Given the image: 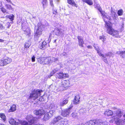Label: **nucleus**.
Instances as JSON below:
<instances>
[{
	"instance_id": "19",
	"label": "nucleus",
	"mask_w": 125,
	"mask_h": 125,
	"mask_svg": "<svg viewBox=\"0 0 125 125\" xmlns=\"http://www.w3.org/2000/svg\"><path fill=\"white\" fill-rule=\"evenodd\" d=\"M80 97L79 95H77L75 96L73 100V103L75 104H79L80 102Z\"/></svg>"
},
{
	"instance_id": "40",
	"label": "nucleus",
	"mask_w": 125,
	"mask_h": 125,
	"mask_svg": "<svg viewBox=\"0 0 125 125\" xmlns=\"http://www.w3.org/2000/svg\"><path fill=\"white\" fill-rule=\"evenodd\" d=\"M50 1V4L51 5L52 7H54L52 0H49Z\"/></svg>"
},
{
	"instance_id": "43",
	"label": "nucleus",
	"mask_w": 125,
	"mask_h": 125,
	"mask_svg": "<svg viewBox=\"0 0 125 125\" xmlns=\"http://www.w3.org/2000/svg\"><path fill=\"white\" fill-rule=\"evenodd\" d=\"M52 13L53 14H54L55 15H56L57 13V10H52Z\"/></svg>"
},
{
	"instance_id": "44",
	"label": "nucleus",
	"mask_w": 125,
	"mask_h": 125,
	"mask_svg": "<svg viewBox=\"0 0 125 125\" xmlns=\"http://www.w3.org/2000/svg\"><path fill=\"white\" fill-rule=\"evenodd\" d=\"M96 8L100 12H101L102 11V9L100 7H96Z\"/></svg>"
},
{
	"instance_id": "34",
	"label": "nucleus",
	"mask_w": 125,
	"mask_h": 125,
	"mask_svg": "<svg viewBox=\"0 0 125 125\" xmlns=\"http://www.w3.org/2000/svg\"><path fill=\"white\" fill-rule=\"evenodd\" d=\"M30 44L29 42L25 43L24 45V48L26 49L28 48L30 46Z\"/></svg>"
},
{
	"instance_id": "57",
	"label": "nucleus",
	"mask_w": 125,
	"mask_h": 125,
	"mask_svg": "<svg viewBox=\"0 0 125 125\" xmlns=\"http://www.w3.org/2000/svg\"><path fill=\"white\" fill-rule=\"evenodd\" d=\"M123 117L125 118V114L123 115Z\"/></svg>"
},
{
	"instance_id": "53",
	"label": "nucleus",
	"mask_w": 125,
	"mask_h": 125,
	"mask_svg": "<svg viewBox=\"0 0 125 125\" xmlns=\"http://www.w3.org/2000/svg\"><path fill=\"white\" fill-rule=\"evenodd\" d=\"M1 64L2 63H1L0 61V66H3Z\"/></svg>"
},
{
	"instance_id": "21",
	"label": "nucleus",
	"mask_w": 125,
	"mask_h": 125,
	"mask_svg": "<svg viewBox=\"0 0 125 125\" xmlns=\"http://www.w3.org/2000/svg\"><path fill=\"white\" fill-rule=\"evenodd\" d=\"M67 3L69 4L76 8L78 6L73 0H67Z\"/></svg>"
},
{
	"instance_id": "51",
	"label": "nucleus",
	"mask_w": 125,
	"mask_h": 125,
	"mask_svg": "<svg viewBox=\"0 0 125 125\" xmlns=\"http://www.w3.org/2000/svg\"><path fill=\"white\" fill-rule=\"evenodd\" d=\"M99 38L100 39H104V37L103 36H100L99 37Z\"/></svg>"
},
{
	"instance_id": "39",
	"label": "nucleus",
	"mask_w": 125,
	"mask_h": 125,
	"mask_svg": "<svg viewBox=\"0 0 125 125\" xmlns=\"http://www.w3.org/2000/svg\"><path fill=\"white\" fill-rule=\"evenodd\" d=\"M24 31L25 32V33L27 35L30 34L31 33L30 30H29L28 31L25 30Z\"/></svg>"
},
{
	"instance_id": "22",
	"label": "nucleus",
	"mask_w": 125,
	"mask_h": 125,
	"mask_svg": "<svg viewBox=\"0 0 125 125\" xmlns=\"http://www.w3.org/2000/svg\"><path fill=\"white\" fill-rule=\"evenodd\" d=\"M16 109V106L14 104L11 105L10 108L9 110V112H12L15 111Z\"/></svg>"
},
{
	"instance_id": "29",
	"label": "nucleus",
	"mask_w": 125,
	"mask_h": 125,
	"mask_svg": "<svg viewBox=\"0 0 125 125\" xmlns=\"http://www.w3.org/2000/svg\"><path fill=\"white\" fill-rule=\"evenodd\" d=\"M0 9L1 10V11L3 13H9L8 12H7V10L6 9L4 8L3 6H0Z\"/></svg>"
},
{
	"instance_id": "54",
	"label": "nucleus",
	"mask_w": 125,
	"mask_h": 125,
	"mask_svg": "<svg viewBox=\"0 0 125 125\" xmlns=\"http://www.w3.org/2000/svg\"><path fill=\"white\" fill-rule=\"evenodd\" d=\"M102 123H104V124H103V125H107V124H106V122H102Z\"/></svg>"
},
{
	"instance_id": "13",
	"label": "nucleus",
	"mask_w": 125,
	"mask_h": 125,
	"mask_svg": "<svg viewBox=\"0 0 125 125\" xmlns=\"http://www.w3.org/2000/svg\"><path fill=\"white\" fill-rule=\"evenodd\" d=\"M33 113L37 115L42 116L45 115V111L42 109L35 110L33 111Z\"/></svg>"
},
{
	"instance_id": "20",
	"label": "nucleus",
	"mask_w": 125,
	"mask_h": 125,
	"mask_svg": "<svg viewBox=\"0 0 125 125\" xmlns=\"http://www.w3.org/2000/svg\"><path fill=\"white\" fill-rule=\"evenodd\" d=\"M54 31L55 35L57 36H60L61 35H63V33L61 29L57 28V29H56Z\"/></svg>"
},
{
	"instance_id": "55",
	"label": "nucleus",
	"mask_w": 125,
	"mask_h": 125,
	"mask_svg": "<svg viewBox=\"0 0 125 125\" xmlns=\"http://www.w3.org/2000/svg\"><path fill=\"white\" fill-rule=\"evenodd\" d=\"M81 125H85L83 123H82L81 124Z\"/></svg>"
},
{
	"instance_id": "48",
	"label": "nucleus",
	"mask_w": 125,
	"mask_h": 125,
	"mask_svg": "<svg viewBox=\"0 0 125 125\" xmlns=\"http://www.w3.org/2000/svg\"><path fill=\"white\" fill-rule=\"evenodd\" d=\"M87 47L89 49H91L92 47L91 45H88L87 46Z\"/></svg>"
},
{
	"instance_id": "36",
	"label": "nucleus",
	"mask_w": 125,
	"mask_h": 125,
	"mask_svg": "<svg viewBox=\"0 0 125 125\" xmlns=\"http://www.w3.org/2000/svg\"><path fill=\"white\" fill-rule=\"evenodd\" d=\"M123 11L122 9H120L118 11L117 14L118 16L122 15L123 13Z\"/></svg>"
},
{
	"instance_id": "26",
	"label": "nucleus",
	"mask_w": 125,
	"mask_h": 125,
	"mask_svg": "<svg viewBox=\"0 0 125 125\" xmlns=\"http://www.w3.org/2000/svg\"><path fill=\"white\" fill-rule=\"evenodd\" d=\"M83 2L89 5L93 4V3L92 0H82Z\"/></svg>"
},
{
	"instance_id": "31",
	"label": "nucleus",
	"mask_w": 125,
	"mask_h": 125,
	"mask_svg": "<svg viewBox=\"0 0 125 125\" xmlns=\"http://www.w3.org/2000/svg\"><path fill=\"white\" fill-rule=\"evenodd\" d=\"M95 120H90L88 122V125H95Z\"/></svg>"
},
{
	"instance_id": "25",
	"label": "nucleus",
	"mask_w": 125,
	"mask_h": 125,
	"mask_svg": "<svg viewBox=\"0 0 125 125\" xmlns=\"http://www.w3.org/2000/svg\"><path fill=\"white\" fill-rule=\"evenodd\" d=\"M95 124L96 125H103L104 124V123H102V120L100 119H96L95 120Z\"/></svg>"
},
{
	"instance_id": "37",
	"label": "nucleus",
	"mask_w": 125,
	"mask_h": 125,
	"mask_svg": "<svg viewBox=\"0 0 125 125\" xmlns=\"http://www.w3.org/2000/svg\"><path fill=\"white\" fill-rule=\"evenodd\" d=\"M119 54L121 56H122L123 58H124V57L123 56V55L125 54V51H119Z\"/></svg>"
},
{
	"instance_id": "30",
	"label": "nucleus",
	"mask_w": 125,
	"mask_h": 125,
	"mask_svg": "<svg viewBox=\"0 0 125 125\" xmlns=\"http://www.w3.org/2000/svg\"><path fill=\"white\" fill-rule=\"evenodd\" d=\"M101 14H102V17L104 19V18H108L107 17L106 15L105 14L106 13L104 11H102L101 12H100Z\"/></svg>"
},
{
	"instance_id": "17",
	"label": "nucleus",
	"mask_w": 125,
	"mask_h": 125,
	"mask_svg": "<svg viewBox=\"0 0 125 125\" xmlns=\"http://www.w3.org/2000/svg\"><path fill=\"white\" fill-rule=\"evenodd\" d=\"M112 53L111 52H109L108 53H106L105 55L102 54H101V56H102V59L103 61L105 62L106 63H107L108 62V61L107 60V58H106V56H111V54Z\"/></svg>"
},
{
	"instance_id": "8",
	"label": "nucleus",
	"mask_w": 125,
	"mask_h": 125,
	"mask_svg": "<svg viewBox=\"0 0 125 125\" xmlns=\"http://www.w3.org/2000/svg\"><path fill=\"white\" fill-rule=\"evenodd\" d=\"M111 19L109 17L108 18H104V20L105 23V27L107 28V32L112 29V24L111 22L109 21Z\"/></svg>"
},
{
	"instance_id": "23",
	"label": "nucleus",
	"mask_w": 125,
	"mask_h": 125,
	"mask_svg": "<svg viewBox=\"0 0 125 125\" xmlns=\"http://www.w3.org/2000/svg\"><path fill=\"white\" fill-rule=\"evenodd\" d=\"M0 117L2 121L4 122H5L6 120V117L4 114L3 113H0Z\"/></svg>"
},
{
	"instance_id": "11",
	"label": "nucleus",
	"mask_w": 125,
	"mask_h": 125,
	"mask_svg": "<svg viewBox=\"0 0 125 125\" xmlns=\"http://www.w3.org/2000/svg\"><path fill=\"white\" fill-rule=\"evenodd\" d=\"M108 34L115 37H118L119 36V32L117 30H115L112 28L107 32Z\"/></svg>"
},
{
	"instance_id": "5",
	"label": "nucleus",
	"mask_w": 125,
	"mask_h": 125,
	"mask_svg": "<svg viewBox=\"0 0 125 125\" xmlns=\"http://www.w3.org/2000/svg\"><path fill=\"white\" fill-rule=\"evenodd\" d=\"M26 119L28 121H23L21 122V125H32L36 123L37 121L36 117L31 115L27 116Z\"/></svg>"
},
{
	"instance_id": "35",
	"label": "nucleus",
	"mask_w": 125,
	"mask_h": 125,
	"mask_svg": "<svg viewBox=\"0 0 125 125\" xmlns=\"http://www.w3.org/2000/svg\"><path fill=\"white\" fill-rule=\"evenodd\" d=\"M6 17L7 18L8 17L9 18V19H10L11 21H12L14 20V15L13 14H12V15L11 16H6Z\"/></svg>"
},
{
	"instance_id": "27",
	"label": "nucleus",
	"mask_w": 125,
	"mask_h": 125,
	"mask_svg": "<svg viewBox=\"0 0 125 125\" xmlns=\"http://www.w3.org/2000/svg\"><path fill=\"white\" fill-rule=\"evenodd\" d=\"M68 100L65 99L62 102L60 103V106H62L66 104L68 102Z\"/></svg>"
},
{
	"instance_id": "46",
	"label": "nucleus",
	"mask_w": 125,
	"mask_h": 125,
	"mask_svg": "<svg viewBox=\"0 0 125 125\" xmlns=\"http://www.w3.org/2000/svg\"><path fill=\"white\" fill-rule=\"evenodd\" d=\"M94 48L96 50L97 52H98V51L100 49H99L98 48H97L96 47H94Z\"/></svg>"
},
{
	"instance_id": "1",
	"label": "nucleus",
	"mask_w": 125,
	"mask_h": 125,
	"mask_svg": "<svg viewBox=\"0 0 125 125\" xmlns=\"http://www.w3.org/2000/svg\"><path fill=\"white\" fill-rule=\"evenodd\" d=\"M69 120L64 119L61 115L55 117L51 122V125H66L68 124Z\"/></svg>"
},
{
	"instance_id": "42",
	"label": "nucleus",
	"mask_w": 125,
	"mask_h": 125,
	"mask_svg": "<svg viewBox=\"0 0 125 125\" xmlns=\"http://www.w3.org/2000/svg\"><path fill=\"white\" fill-rule=\"evenodd\" d=\"M71 115L73 117H75L76 116V114L75 113H73L71 114Z\"/></svg>"
},
{
	"instance_id": "32",
	"label": "nucleus",
	"mask_w": 125,
	"mask_h": 125,
	"mask_svg": "<svg viewBox=\"0 0 125 125\" xmlns=\"http://www.w3.org/2000/svg\"><path fill=\"white\" fill-rule=\"evenodd\" d=\"M5 6L6 7L7 9L8 10H13V8L10 5L6 4L5 5Z\"/></svg>"
},
{
	"instance_id": "9",
	"label": "nucleus",
	"mask_w": 125,
	"mask_h": 125,
	"mask_svg": "<svg viewBox=\"0 0 125 125\" xmlns=\"http://www.w3.org/2000/svg\"><path fill=\"white\" fill-rule=\"evenodd\" d=\"M56 78L59 79H62L68 78L69 76L68 74L64 73L62 72L56 73L55 75Z\"/></svg>"
},
{
	"instance_id": "3",
	"label": "nucleus",
	"mask_w": 125,
	"mask_h": 125,
	"mask_svg": "<svg viewBox=\"0 0 125 125\" xmlns=\"http://www.w3.org/2000/svg\"><path fill=\"white\" fill-rule=\"evenodd\" d=\"M114 110H116L114 112V114L113 118L115 120H116L115 122L117 125H119L122 123V120L120 119L122 115V112L121 110L119 109H117L115 107L113 108Z\"/></svg>"
},
{
	"instance_id": "15",
	"label": "nucleus",
	"mask_w": 125,
	"mask_h": 125,
	"mask_svg": "<svg viewBox=\"0 0 125 125\" xmlns=\"http://www.w3.org/2000/svg\"><path fill=\"white\" fill-rule=\"evenodd\" d=\"M77 38L78 39L79 45L81 47H83L84 43L83 38L82 36H77Z\"/></svg>"
},
{
	"instance_id": "6",
	"label": "nucleus",
	"mask_w": 125,
	"mask_h": 125,
	"mask_svg": "<svg viewBox=\"0 0 125 125\" xmlns=\"http://www.w3.org/2000/svg\"><path fill=\"white\" fill-rule=\"evenodd\" d=\"M44 26L42 23H39L38 24V27L34 34L35 37H39L42 34L43 29L44 28Z\"/></svg>"
},
{
	"instance_id": "10",
	"label": "nucleus",
	"mask_w": 125,
	"mask_h": 125,
	"mask_svg": "<svg viewBox=\"0 0 125 125\" xmlns=\"http://www.w3.org/2000/svg\"><path fill=\"white\" fill-rule=\"evenodd\" d=\"M0 61L2 63L1 65L3 66L11 62L12 60L9 57H7L6 58H2Z\"/></svg>"
},
{
	"instance_id": "41",
	"label": "nucleus",
	"mask_w": 125,
	"mask_h": 125,
	"mask_svg": "<svg viewBox=\"0 0 125 125\" xmlns=\"http://www.w3.org/2000/svg\"><path fill=\"white\" fill-rule=\"evenodd\" d=\"M31 61L32 62H34L35 61V57L34 55H33L32 56L31 58Z\"/></svg>"
},
{
	"instance_id": "7",
	"label": "nucleus",
	"mask_w": 125,
	"mask_h": 125,
	"mask_svg": "<svg viewBox=\"0 0 125 125\" xmlns=\"http://www.w3.org/2000/svg\"><path fill=\"white\" fill-rule=\"evenodd\" d=\"M50 36H49L48 39L47 41V42H46L45 40H44L39 45V47L40 49L44 50L47 47L50 46L49 43L51 41V39H49Z\"/></svg>"
},
{
	"instance_id": "45",
	"label": "nucleus",
	"mask_w": 125,
	"mask_h": 125,
	"mask_svg": "<svg viewBox=\"0 0 125 125\" xmlns=\"http://www.w3.org/2000/svg\"><path fill=\"white\" fill-rule=\"evenodd\" d=\"M4 27L3 26V25L1 24H0V28L1 29H4Z\"/></svg>"
},
{
	"instance_id": "24",
	"label": "nucleus",
	"mask_w": 125,
	"mask_h": 125,
	"mask_svg": "<svg viewBox=\"0 0 125 125\" xmlns=\"http://www.w3.org/2000/svg\"><path fill=\"white\" fill-rule=\"evenodd\" d=\"M9 122L12 125H18L19 123L16 122L15 120L13 118L10 119Z\"/></svg>"
},
{
	"instance_id": "38",
	"label": "nucleus",
	"mask_w": 125,
	"mask_h": 125,
	"mask_svg": "<svg viewBox=\"0 0 125 125\" xmlns=\"http://www.w3.org/2000/svg\"><path fill=\"white\" fill-rule=\"evenodd\" d=\"M5 26L7 28V29L9 28L10 27V23L9 22H8L6 23L5 24Z\"/></svg>"
},
{
	"instance_id": "56",
	"label": "nucleus",
	"mask_w": 125,
	"mask_h": 125,
	"mask_svg": "<svg viewBox=\"0 0 125 125\" xmlns=\"http://www.w3.org/2000/svg\"><path fill=\"white\" fill-rule=\"evenodd\" d=\"M56 42V40H54V42Z\"/></svg>"
},
{
	"instance_id": "47",
	"label": "nucleus",
	"mask_w": 125,
	"mask_h": 125,
	"mask_svg": "<svg viewBox=\"0 0 125 125\" xmlns=\"http://www.w3.org/2000/svg\"><path fill=\"white\" fill-rule=\"evenodd\" d=\"M97 53L100 56H101V54H103L101 53V51H99V50L98 51V52H97Z\"/></svg>"
},
{
	"instance_id": "2",
	"label": "nucleus",
	"mask_w": 125,
	"mask_h": 125,
	"mask_svg": "<svg viewBox=\"0 0 125 125\" xmlns=\"http://www.w3.org/2000/svg\"><path fill=\"white\" fill-rule=\"evenodd\" d=\"M38 62L40 64H49L56 61V58L51 57H41L37 58Z\"/></svg>"
},
{
	"instance_id": "16",
	"label": "nucleus",
	"mask_w": 125,
	"mask_h": 125,
	"mask_svg": "<svg viewBox=\"0 0 125 125\" xmlns=\"http://www.w3.org/2000/svg\"><path fill=\"white\" fill-rule=\"evenodd\" d=\"M53 113L52 110H50L49 112L45 114L44 115L43 119L45 120H47L49 119L52 116Z\"/></svg>"
},
{
	"instance_id": "18",
	"label": "nucleus",
	"mask_w": 125,
	"mask_h": 125,
	"mask_svg": "<svg viewBox=\"0 0 125 125\" xmlns=\"http://www.w3.org/2000/svg\"><path fill=\"white\" fill-rule=\"evenodd\" d=\"M104 115L106 116H112L113 114V112L112 110L109 109H106L104 113Z\"/></svg>"
},
{
	"instance_id": "33",
	"label": "nucleus",
	"mask_w": 125,
	"mask_h": 125,
	"mask_svg": "<svg viewBox=\"0 0 125 125\" xmlns=\"http://www.w3.org/2000/svg\"><path fill=\"white\" fill-rule=\"evenodd\" d=\"M57 72V70L55 69H53L50 73V76H53L54 74Z\"/></svg>"
},
{
	"instance_id": "28",
	"label": "nucleus",
	"mask_w": 125,
	"mask_h": 125,
	"mask_svg": "<svg viewBox=\"0 0 125 125\" xmlns=\"http://www.w3.org/2000/svg\"><path fill=\"white\" fill-rule=\"evenodd\" d=\"M47 0H42V3L44 9L45 8V6L48 4Z\"/></svg>"
},
{
	"instance_id": "12",
	"label": "nucleus",
	"mask_w": 125,
	"mask_h": 125,
	"mask_svg": "<svg viewBox=\"0 0 125 125\" xmlns=\"http://www.w3.org/2000/svg\"><path fill=\"white\" fill-rule=\"evenodd\" d=\"M73 107V105H70V107L68 109H66L62 111L61 113V115L63 117H68L69 115V114L70 113V109Z\"/></svg>"
},
{
	"instance_id": "14",
	"label": "nucleus",
	"mask_w": 125,
	"mask_h": 125,
	"mask_svg": "<svg viewBox=\"0 0 125 125\" xmlns=\"http://www.w3.org/2000/svg\"><path fill=\"white\" fill-rule=\"evenodd\" d=\"M62 86L64 89L66 90L69 87V81L68 80H64L62 82Z\"/></svg>"
},
{
	"instance_id": "49",
	"label": "nucleus",
	"mask_w": 125,
	"mask_h": 125,
	"mask_svg": "<svg viewBox=\"0 0 125 125\" xmlns=\"http://www.w3.org/2000/svg\"><path fill=\"white\" fill-rule=\"evenodd\" d=\"M111 13L115 15V13L113 10H112L111 11Z\"/></svg>"
},
{
	"instance_id": "4",
	"label": "nucleus",
	"mask_w": 125,
	"mask_h": 125,
	"mask_svg": "<svg viewBox=\"0 0 125 125\" xmlns=\"http://www.w3.org/2000/svg\"><path fill=\"white\" fill-rule=\"evenodd\" d=\"M43 91L41 89H34L30 93L28 99L35 100L39 97V96H41V93Z\"/></svg>"
},
{
	"instance_id": "52",
	"label": "nucleus",
	"mask_w": 125,
	"mask_h": 125,
	"mask_svg": "<svg viewBox=\"0 0 125 125\" xmlns=\"http://www.w3.org/2000/svg\"><path fill=\"white\" fill-rule=\"evenodd\" d=\"M4 40L1 39H0V42H4Z\"/></svg>"
},
{
	"instance_id": "50",
	"label": "nucleus",
	"mask_w": 125,
	"mask_h": 125,
	"mask_svg": "<svg viewBox=\"0 0 125 125\" xmlns=\"http://www.w3.org/2000/svg\"><path fill=\"white\" fill-rule=\"evenodd\" d=\"M6 1L10 3H12V2L10 0H6Z\"/></svg>"
}]
</instances>
